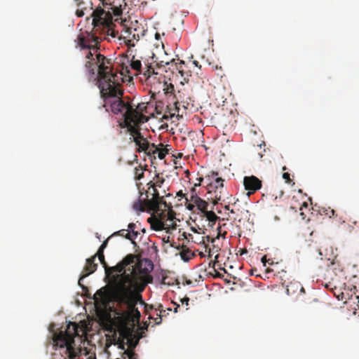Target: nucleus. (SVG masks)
Listing matches in <instances>:
<instances>
[{
  "label": "nucleus",
  "instance_id": "nucleus-55",
  "mask_svg": "<svg viewBox=\"0 0 359 359\" xmlns=\"http://www.w3.org/2000/svg\"><path fill=\"white\" fill-rule=\"evenodd\" d=\"M177 195H178V196H182L183 194H182V191H179V192L177 193Z\"/></svg>",
  "mask_w": 359,
  "mask_h": 359
},
{
  "label": "nucleus",
  "instance_id": "nucleus-15",
  "mask_svg": "<svg viewBox=\"0 0 359 359\" xmlns=\"http://www.w3.org/2000/svg\"><path fill=\"white\" fill-rule=\"evenodd\" d=\"M164 86H165L163 88V90L165 91V94L168 95H173L174 97L176 99V101H175L174 104L175 107V109L179 113L180 107L181 106V102L179 101V100L181 98L180 95H177L175 93V87L174 85L170 83L168 84L167 82H164ZM178 94H180V92H177Z\"/></svg>",
  "mask_w": 359,
  "mask_h": 359
},
{
  "label": "nucleus",
  "instance_id": "nucleus-4",
  "mask_svg": "<svg viewBox=\"0 0 359 359\" xmlns=\"http://www.w3.org/2000/svg\"><path fill=\"white\" fill-rule=\"evenodd\" d=\"M135 256V261L128 265L120 274L112 276L113 282H121L129 279L131 287L140 289L142 285H138V280L152 271L154 264L148 259H140L137 255Z\"/></svg>",
  "mask_w": 359,
  "mask_h": 359
},
{
  "label": "nucleus",
  "instance_id": "nucleus-38",
  "mask_svg": "<svg viewBox=\"0 0 359 359\" xmlns=\"http://www.w3.org/2000/svg\"><path fill=\"white\" fill-rule=\"evenodd\" d=\"M323 212L330 218L334 215L335 211L332 209L328 208L327 210H325Z\"/></svg>",
  "mask_w": 359,
  "mask_h": 359
},
{
  "label": "nucleus",
  "instance_id": "nucleus-45",
  "mask_svg": "<svg viewBox=\"0 0 359 359\" xmlns=\"http://www.w3.org/2000/svg\"><path fill=\"white\" fill-rule=\"evenodd\" d=\"M125 231H126L125 229L120 230L118 231H116V232L114 233L111 236H115V235H120V236H123Z\"/></svg>",
  "mask_w": 359,
  "mask_h": 359
},
{
  "label": "nucleus",
  "instance_id": "nucleus-17",
  "mask_svg": "<svg viewBox=\"0 0 359 359\" xmlns=\"http://www.w3.org/2000/svg\"><path fill=\"white\" fill-rule=\"evenodd\" d=\"M147 222L151 224V229L155 231H161L168 229L167 224L160 215L159 217H149Z\"/></svg>",
  "mask_w": 359,
  "mask_h": 359
},
{
  "label": "nucleus",
  "instance_id": "nucleus-10",
  "mask_svg": "<svg viewBox=\"0 0 359 359\" xmlns=\"http://www.w3.org/2000/svg\"><path fill=\"white\" fill-rule=\"evenodd\" d=\"M102 40L101 37L89 32L81 34L77 37L78 46L81 49L93 50V52H97L100 49V43Z\"/></svg>",
  "mask_w": 359,
  "mask_h": 359
},
{
  "label": "nucleus",
  "instance_id": "nucleus-1",
  "mask_svg": "<svg viewBox=\"0 0 359 359\" xmlns=\"http://www.w3.org/2000/svg\"><path fill=\"white\" fill-rule=\"evenodd\" d=\"M144 284H142L140 289L131 287V282L129 279L121 282H113L111 285L113 299L118 305L126 306L125 314L128 317L137 319L140 318V312L136 306L139 302L144 303L140 292L144 289Z\"/></svg>",
  "mask_w": 359,
  "mask_h": 359
},
{
  "label": "nucleus",
  "instance_id": "nucleus-58",
  "mask_svg": "<svg viewBox=\"0 0 359 359\" xmlns=\"http://www.w3.org/2000/svg\"><path fill=\"white\" fill-rule=\"evenodd\" d=\"M231 213H234V211L233 210H231Z\"/></svg>",
  "mask_w": 359,
  "mask_h": 359
},
{
  "label": "nucleus",
  "instance_id": "nucleus-11",
  "mask_svg": "<svg viewBox=\"0 0 359 359\" xmlns=\"http://www.w3.org/2000/svg\"><path fill=\"white\" fill-rule=\"evenodd\" d=\"M243 184L245 189L248 191V195L250 196L261 189L262 181L254 175L246 176L243 179Z\"/></svg>",
  "mask_w": 359,
  "mask_h": 359
},
{
  "label": "nucleus",
  "instance_id": "nucleus-23",
  "mask_svg": "<svg viewBox=\"0 0 359 359\" xmlns=\"http://www.w3.org/2000/svg\"><path fill=\"white\" fill-rule=\"evenodd\" d=\"M163 182L164 180L163 178L157 180L155 183H154L150 187L148 188V190L146 192L147 197H149V196L152 197V187L157 191L156 187H161Z\"/></svg>",
  "mask_w": 359,
  "mask_h": 359
},
{
  "label": "nucleus",
  "instance_id": "nucleus-50",
  "mask_svg": "<svg viewBox=\"0 0 359 359\" xmlns=\"http://www.w3.org/2000/svg\"><path fill=\"white\" fill-rule=\"evenodd\" d=\"M193 63H194V65L196 67L201 68V65H199V63H198V61L194 60V61L193 62Z\"/></svg>",
  "mask_w": 359,
  "mask_h": 359
},
{
  "label": "nucleus",
  "instance_id": "nucleus-22",
  "mask_svg": "<svg viewBox=\"0 0 359 359\" xmlns=\"http://www.w3.org/2000/svg\"><path fill=\"white\" fill-rule=\"evenodd\" d=\"M204 213V215L205 217L207 218V219L210 222H212V224H214L215 223V222L219 219V217H217L216 215V214L210 210V211H208L207 210L203 212Z\"/></svg>",
  "mask_w": 359,
  "mask_h": 359
},
{
  "label": "nucleus",
  "instance_id": "nucleus-44",
  "mask_svg": "<svg viewBox=\"0 0 359 359\" xmlns=\"http://www.w3.org/2000/svg\"><path fill=\"white\" fill-rule=\"evenodd\" d=\"M189 297H184L181 299L182 304H185L187 306L189 305Z\"/></svg>",
  "mask_w": 359,
  "mask_h": 359
},
{
  "label": "nucleus",
  "instance_id": "nucleus-18",
  "mask_svg": "<svg viewBox=\"0 0 359 359\" xmlns=\"http://www.w3.org/2000/svg\"><path fill=\"white\" fill-rule=\"evenodd\" d=\"M298 291L301 293H305V290L299 282L292 281L287 285L286 292L288 295L294 294Z\"/></svg>",
  "mask_w": 359,
  "mask_h": 359
},
{
  "label": "nucleus",
  "instance_id": "nucleus-2",
  "mask_svg": "<svg viewBox=\"0 0 359 359\" xmlns=\"http://www.w3.org/2000/svg\"><path fill=\"white\" fill-rule=\"evenodd\" d=\"M77 332V324L70 322L65 331H60L53 334V346L65 348L64 359H78L81 355L86 359H96L95 353L91 349L86 347L76 348L74 337L79 335Z\"/></svg>",
  "mask_w": 359,
  "mask_h": 359
},
{
  "label": "nucleus",
  "instance_id": "nucleus-26",
  "mask_svg": "<svg viewBox=\"0 0 359 359\" xmlns=\"http://www.w3.org/2000/svg\"><path fill=\"white\" fill-rule=\"evenodd\" d=\"M197 201L198 202L195 203V205L197 206L198 210L204 212L206 210L207 207L208 205V203L201 198Z\"/></svg>",
  "mask_w": 359,
  "mask_h": 359
},
{
  "label": "nucleus",
  "instance_id": "nucleus-33",
  "mask_svg": "<svg viewBox=\"0 0 359 359\" xmlns=\"http://www.w3.org/2000/svg\"><path fill=\"white\" fill-rule=\"evenodd\" d=\"M219 235H220V232L218 233V235H217V236L216 238H211L209 236H207L205 237H203V243H204L205 242L214 243L215 241V240L219 238Z\"/></svg>",
  "mask_w": 359,
  "mask_h": 359
},
{
  "label": "nucleus",
  "instance_id": "nucleus-3",
  "mask_svg": "<svg viewBox=\"0 0 359 359\" xmlns=\"http://www.w3.org/2000/svg\"><path fill=\"white\" fill-rule=\"evenodd\" d=\"M119 84H115L109 86V88L100 90L102 98L104 104L103 107L107 111H111L115 115L121 116L123 119L137 114V109H134L130 101L123 98V91L120 89Z\"/></svg>",
  "mask_w": 359,
  "mask_h": 359
},
{
  "label": "nucleus",
  "instance_id": "nucleus-37",
  "mask_svg": "<svg viewBox=\"0 0 359 359\" xmlns=\"http://www.w3.org/2000/svg\"><path fill=\"white\" fill-rule=\"evenodd\" d=\"M111 236H110L109 237H108L102 243V245L100 246L98 250H101V251H103L104 252V250L107 248V244H108V241L109 240V238H111Z\"/></svg>",
  "mask_w": 359,
  "mask_h": 359
},
{
  "label": "nucleus",
  "instance_id": "nucleus-39",
  "mask_svg": "<svg viewBox=\"0 0 359 359\" xmlns=\"http://www.w3.org/2000/svg\"><path fill=\"white\" fill-rule=\"evenodd\" d=\"M337 289L334 288V290H333V293H334V295L336 296V297L339 299V300H343L344 299V293L343 292H339V294H336V290Z\"/></svg>",
  "mask_w": 359,
  "mask_h": 359
},
{
  "label": "nucleus",
  "instance_id": "nucleus-16",
  "mask_svg": "<svg viewBox=\"0 0 359 359\" xmlns=\"http://www.w3.org/2000/svg\"><path fill=\"white\" fill-rule=\"evenodd\" d=\"M93 50H89L86 55V63L85 68L90 75H94L95 74V62L96 57H93Z\"/></svg>",
  "mask_w": 359,
  "mask_h": 359
},
{
  "label": "nucleus",
  "instance_id": "nucleus-24",
  "mask_svg": "<svg viewBox=\"0 0 359 359\" xmlns=\"http://www.w3.org/2000/svg\"><path fill=\"white\" fill-rule=\"evenodd\" d=\"M128 39L127 41V44L129 46H135V43L133 42V40L138 41L139 40V35L135 34V33H132L130 30H128Z\"/></svg>",
  "mask_w": 359,
  "mask_h": 359
},
{
  "label": "nucleus",
  "instance_id": "nucleus-54",
  "mask_svg": "<svg viewBox=\"0 0 359 359\" xmlns=\"http://www.w3.org/2000/svg\"><path fill=\"white\" fill-rule=\"evenodd\" d=\"M118 347L119 348H121L122 349H124V344L123 343H121L118 345Z\"/></svg>",
  "mask_w": 359,
  "mask_h": 359
},
{
  "label": "nucleus",
  "instance_id": "nucleus-30",
  "mask_svg": "<svg viewBox=\"0 0 359 359\" xmlns=\"http://www.w3.org/2000/svg\"><path fill=\"white\" fill-rule=\"evenodd\" d=\"M322 303L317 298H313L311 302H309V305L311 308L315 309L318 307L315 306L316 304L320 305Z\"/></svg>",
  "mask_w": 359,
  "mask_h": 359
},
{
  "label": "nucleus",
  "instance_id": "nucleus-47",
  "mask_svg": "<svg viewBox=\"0 0 359 359\" xmlns=\"http://www.w3.org/2000/svg\"><path fill=\"white\" fill-rule=\"evenodd\" d=\"M262 262L263 263L264 266H266V255L262 257Z\"/></svg>",
  "mask_w": 359,
  "mask_h": 359
},
{
  "label": "nucleus",
  "instance_id": "nucleus-6",
  "mask_svg": "<svg viewBox=\"0 0 359 359\" xmlns=\"http://www.w3.org/2000/svg\"><path fill=\"white\" fill-rule=\"evenodd\" d=\"M93 17V25L95 32L102 29L103 32L108 36L116 37V32L112 29L114 25L112 20V13L108 11H106L101 7H97L91 14Z\"/></svg>",
  "mask_w": 359,
  "mask_h": 359
},
{
  "label": "nucleus",
  "instance_id": "nucleus-42",
  "mask_svg": "<svg viewBox=\"0 0 359 359\" xmlns=\"http://www.w3.org/2000/svg\"><path fill=\"white\" fill-rule=\"evenodd\" d=\"M129 72H130V71H129V69H128V66H125V67H122L121 72V74L122 75L126 74H128V73H129Z\"/></svg>",
  "mask_w": 359,
  "mask_h": 359
},
{
  "label": "nucleus",
  "instance_id": "nucleus-53",
  "mask_svg": "<svg viewBox=\"0 0 359 359\" xmlns=\"http://www.w3.org/2000/svg\"><path fill=\"white\" fill-rule=\"evenodd\" d=\"M198 180H199V183H198V184H195V186H199V185H200L201 182H202V181H203V178H202V177H200V178L198 179Z\"/></svg>",
  "mask_w": 359,
  "mask_h": 359
},
{
  "label": "nucleus",
  "instance_id": "nucleus-56",
  "mask_svg": "<svg viewBox=\"0 0 359 359\" xmlns=\"http://www.w3.org/2000/svg\"><path fill=\"white\" fill-rule=\"evenodd\" d=\"M247 252V250H243L241 252V255H243V253H245Z\"/></svg>",
  "mask_w": 359,
  "mask_h": 359
},
{
  "label": "nucleus",
  "instance_id": "nucleus-40",
  "mask_svg": "<svg viewBox=\"0 0 359 359\" xmlns=\"http://www.w3.org/2000/svg\"><path fill=\"white\" fill-rule=\"evenodd\" d=\"M186 205V208L189 210H194V209L195 208V204L192 203H187L185 204Z\"/></svg>",
  "mask_w": 359,
  "mask_h": 359
},
{
  "label": "nucleus",
  "instance_id": "nucleus-52",
  "mask_svg": "<svg viewBox=\"0 0 359 359\" xmlns=\"http://www.w3.org/2000/svg\"><path fill=\"white\" fill-rule=\"evenodd\" d=\"M180 308V305L179 304H175V307L174 309V312L175 313H177V309Z\"/></svg>",
  "mask_w": 359,
  "mask_h": 359
},
{
  "label": "nucleus",
  "instance_id": "nucleus-14",
  "mask_svg": "<svg viewBox=\"0 0 359 359\" xmlns=\"http://www.w3.org/2000/svg\"><path fill=\"white\" fill-rule=\"evenodd\" d=\"M170 65V62H164L163 61H153L149 63V65L147 66L146 70L144 72L143 75L146 79H148L151 76L152 74H158V73L155 71L156 67H164L165 65Z\"/></svg>",
  "mask_w": 359,
  "mask_h": 359
},
{
  "label": "nucleus",
  "instance_id": "nucleus-27",
  "mask_svg": "<svg viewBox=\"0 0 359 359\" xmlns=\"http://www.w3.org/2000/svg\"><path fill=\"white\" fill-rule=\"evenodd\" d=\"M151 147H152L153 148H154V149H155V150H154V151H158V158H159V159L163 160V159H164V158H165V157L166 154H168V149H160V150H158V149L156 147V146H155V144H151Z\"/></svg>",
  "mask_w": 359,
  "mask_h": 359
},
{
  "label": "nucleus",
  "instance_id": "nucleus-48",
  "mask_svg": "<svg viewBox=\"0 0 359 359\" xmlns=\"http://www.w3.org/2000/svg\"><path fill=\"white\" fill-rule=\"evenodd\" d=\"M76 15L79 17H82L84 15V13H83V11H76Z\"/></svg>",
  "mask_w": 359,
  "mask_h": 359
},
{
  "label": "nucleus",
  "instance_id": "nucleus-32",
  "mask_svg": "<svg viewBox=\"0 0 359 359\" xmlns=\"http://www.w3.org/2000/svg\"><path fill=\"white\" fill-rule=\"evenodd\" d=\"M146 138H144L141 133L140 132L137 135H136L134 137H133V141L135 143V144H138L140 143V142H142L144 140H145Z\"/></svg>",
  "mask_w": 359,
  "mask_h": 359
},
{
  "label": "nucleus",
  "instance_id": "nucleus-51",
  "mask_svg": "<svg viewBox=\"0 0 359 359\" xmlns=\"http://www.w3.org/2000/svg\"><path fill=\"white\" fill-rule=\"evenodd\" d=\"M124 236L126 238L129 239V240H132V238H130V233H127Z\"/></svg>",
  "mask_w": 359,
  "mask_h": 359
},
{
  "label": "nucleus",
  "instance_id": "nucleus-12",
  "mask_svg": "<svg viewBox=\"0 0 359 359\" xmlns=\"http://www.w3.org/2000/svg\"><path fill=\"white\" fill-rule=\"evenodd\" d=\"M163 205L164 208H168V212L165 213L164 212L160 213V216L163 218V220L165 222H170V224H167L168 228L169 229H175L176 228V223L175 222V212L172 209V205L170 204H168L163 199V201L160 203V207Z\"/></svg>",
  "mask_w": 359,
  "mask_h": 359
},
{
  "label": "nucleus",
  "instance_id": "nucleus-13",
  "mask_svg": "<svg viewBox=\"0 0 359 359\" xmlns=\"http://www.w3.org/2000/svg\"><path fill=\"white\" fill-rule=\"evenodd\" d=\"M95 258L96 255H94L91 257L86 259V265L83 268V272H85V273L81 276L78 282L80 286H82L81 282L83 278L94 273L97 270V264L95 263Z\"/></svg>",
  "mask_w": 359,
  "mask_h": 359
},
{
  "label": "nucleus",
  "instance_id": "nucleus-49",
  "mask_svg": "<svg viewBox=\"0 0 359 359\" xmlns=\"http://www.w3.org/2000/svg\"><path fill=\"white\" fill-rule=\"evenodd\" d=\"M215 199H216V201L215 202V204L217 203V201L221 200V196L219 195L218 196L217 194H216L215 195Z\"/></svg>",
  "mask_w": 359,
  "mask_h": 359
},
{
  "label": "nucleus",
  "instance_id": "nucleus-35",
  "mask_svg": "<svg viewBox=\"0 0 359 359\" xmlns=\"http://www.w3.org/2000/svg\"><path fill=\"white\" fill-rule=\"evenodd\" d=\"M135 109H137V111L138 112H140V113L142 114V112H143L144 111H146V109H147V107L144 105V103H142V104H139L136 107V108H135Z\"/></svg>",
  "mask_w": 359,
  "mask_h": 359
},
{
  "label": "nucleus",
  "instance_id": "nucleus-21",
  "mask_svg": "<svg viewBox=\"0 0 359 359\" xmlns=\"http://www.w3.org/2000/svg\"><path fill=\"white\" fill-rule=\"evenodd\" d=\"M136 145L138 147L139 151H144L145 153H147L148 154H150L151 153H156V151H151V149H150V145L147 139L144 140L142 142H140V143Z\"/></svg>",
  "mask_w": 359,
  "mask_h": 359
},
{
  "label": "nucleus",
  "instance_id": "nucleus-57",
  "mask_svg": "<svg viewBox=\"0 0 359 359\" xmlns=\"http://www.w3.org/2000/svg\"><path fill=\"white\" fill-rule=\"evenodd\" d=\"M225 209H226V210H229V205H226V206H225Z\"/></svg>",
  "mask_w": 359,
  "mask_h": 359
},
{
  "label": "nucleus",
  "instance_id": "nucleus-46",
  "mask_svg": "<svg viewBox=\"0 0 359 359\" xmlns=\"http://www.w3.org/2000/svg\"><path fill=\"white\" fill-rule=\"evenodd\" d=\"M162 307H163V306H162L161 305H159V309H158V310H159V311H160V314H159V315H161V316H164V315H165V310H163V309H162Z\"/></svg>",
  "mask_w": 359,
  "mask_h": 359
},
{
  "label": "nucleus",
  "instance_id": "nucleus-7",
  "mask_svg": "<svg viewBox=\"0 0 359 359\" xmlns=\"http://www.w3.org/2000/svg\"><path fill=\"white\" fill-rule=\"evenodd\" d=\"M95 255L104 268L107 276L111 279V285H113L112 276L121 273L128 265H130L131 263L134 262L136 259L135 255L129 254L126 255L123 259L121 262L118 263L115 266L109 267L105 261L103 251L97 250Z\"/></svg>",
  "mask_w": 359,
  "mask_h": 359
},
{
  "label": "nucleus",
  "instance_id": "nucleus-36",
  "mask_svg": "<svg viewBox=\"0 0 359 359\" xmlns=\"http://www.w3.org/2000/svg\"><path fill=\"white\" fill-rule=\"evenodd\" d=\"M184 64V61H182V60H180V62L179 63L176 64L177 69H178L179 73L181 74L182 76H184L183 69H182V65Z\"/></svg>",
  "mask_w": 359,
  "mask_h": 359
},
{
  "label": "nucleus",
  "instance_id": "nucleus-31",
  "mask_svg": "<svg viewBox=\"0 0 359 359\" xmlns=\"http://www.w3.org/2000/svg\"><path fill=\"white\" fill-rule=\"evenodd\" d=\"M192 194L190 197V201L192 203L195 204L197 201L200 199V197L197 196V194L195 193V189L193 188L191 189Z\"/></svg>",
  "mask_w": 359,
  "mask_h": 359
},
{
  "label": "nucleus",
  "instance_id": "nucleus-28",
  "mask_svg": "<svg viewBox=\"0 0 359 359\" xmlns=\"http://www.w3.org/2000/svg\"><path fill=\"white\" fill-rule=\"evenodd\" d=\"M105 297H106V290L104 287H102V288L98 290L94 295L95 299L96 301L98 300L99 299H103Z\"/></svg>",
  "mask_w": 359,
  "mask_h": 359
},
{
  "label": "nucleus",
  "instance_id": "nucleus-43",
  "mask_svg": "<svg viewBox=\"0 0 359 359\" xmlns=\"http://www.w3.org/2000/svg\"><path fill=\"white\" fill-rule=\"evenodd\" d=\"M283 177L284 180H285L287 182H290V174L288 172H284L283 175Z\"/></svg>",
  "mask_w": 359,
  "mask_h": 359
},
{
  "label": "nucleus",
  "instance_id": "nucleus-29",
  "mask_svg": "<svg viewBox=\"0 0 359 359\" xmlns=\"http://www.w3.org/2000/svg\"><path fill=\"white\" fill-rule=\"evenodd\" d=\"M144 177V170L142 168H136L135 170V179L140 180Z\"/></svg>",
  "mask_w": 359,
  "mask_h": 359
},
{
  "label": "nucleus",
  "instance_id": "nucleus-9",
  "mask_svg": "<svg viewBox=\"0 0 359 359\" xmlns=\"http://www.w3.org/2000/svg\"><path fill=\"white\" fill-rule=\"evenodd\" d=\"M148 120L147 117L140 112H137L134 116L132 115L126 119H123L122 122L119 123L121 128H127L128 131L134 137L140 132V124L147 122Z\"/></svg>",
  "mask_w": 359,
  "mask_h": 359
},
{
  "label": "nucleus",
  "instance_id": "nucleus-8",
  "mask_svg": "<svg viewBox=\"0 0 359 359\" xmlns=\"http://www.w3.org/2000/svg\"><path fill=\"white\" fill-rule=\"evenodd\" d=\"M151 189L152 197L150 198L149 197H147V198L144 200V202L139 198L133 205L135 210L140 212L147 210L156 212L160 211V203L163 201V196H160L158 191L154 188L152 187Z\"/></svg>",
  "mask_w": 359,
  "mask_h": 359
},
{
  "label": "nucleus",
  "instance_id": "nucleus-5",
  "mask_svg": "<svg viewBox=\"0 0 359 359\" xmlns=\"http://www.w3.org/2000/svg\"><path fill=\"white\" fill-rule=\"evenodd\" d=\"M97 67L98 87L100 90L109 88V86L117 84L116 75L112 72L111 59L107 58L104 55L96 54L95 67Z\"/></svg>",
  "mask_w": 359,
  "mask_h": 359
},
{
  "label": "nucleus",
  "instance_id": "nucleus-19",
  "mask_svg": "<svg viewBox=\"0 0 359 359\" xmlns=\"http://www.w3.org/2000/svg\"><path fill=\"white\" fill-rule=\"evenodd\" d=\"M180 257L184 262H189L194 257L196 256L195 253L185 246L182 247V250L180 252Z\"/></svg>",
  "mask_w": 359,
  "mask_h": 359
},
{
  "label": "nucleus",
  "instance_id": "nucleus-25",
  "mask_svg": "<svg viewBox=\"0 0 359 359\" xmlns=\"http://www.w3.org/2000/svg\"><path fill=\"white\" fill-rule=\"evenodd\" d=\"M133 59H134V57H133ZM130 67L136 71V74H139L141 72V68H142V63L140 62V60H131V62H130Z\"/></svg>",
  "mask_w": 359,
  "mask_h": 359
},
{
  "label": "nucleus",
  "instance_id": "nucleus-20",
  "mask_svg": "<svg viewBox=\"0 0 359 359\" xmlns=\"http://www.w3.org/2000/svg\"><path fill=\"white\" fill-rule=\"evenodd\" d=\"M218 173L217 172H211L210 175H208L210 180H215V187L217 189L219 188L222 189L224 187V180L221 177H217Z\"/></svg>",
  "mask_w": 359,
  "mask_h": 359
},
{
  "label": "nucleus",
  "instance_id": "nucleus-34",
  "mask_svg": "<svg viewBox=\"0 0 359 359\" xmlns=\"http://www.w3.org/2000/svg\"><path fill=\"white\" fill-rule=\"evenodd\" d=\"M135 227H136V225L134 223H130L128 224V229H130V231H132V233L134 235V236L137 237V236L138 235V232L137 231H135Z\"/></svg>",
  "mask_w": 359,
  "mask_h": 359
},
{
  "label": "nucleus",
  "instance_id": "nucleus-41",
  "mask_svg": "<svg viewBox=\"0 0 359 359\" xmlns=\"http://www.w3.org/2000/svg\"><path fill=\"white\" fill-rule=\"evenodd\" d=\"M162 316L161 315L157 314V317L154 318V322L156 325H159L161 323Z\"/></svg>",
  "mask_w": 359,
  "mask_h": 359
}]
</instances>
